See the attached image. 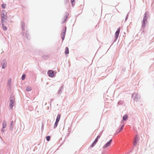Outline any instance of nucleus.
Segmentation results:
<instances>
[{
    "label": "nucleus",
    "instance_id": "nucleus-1",
    "mask_svg": "<svg viewBox=\"0 0 154 154\" xmlns=\"http://www.w3.org/2000/svg\"><path fill=\"white\" fill-rule=\"evenodd\" d=\"M9 106L12 109L14 105V102L15 101L14 97L13 94H11Z\"/></svg>",
    "mask_w": 154,
    "mask_h": 154
},
{
    "label": "nucleus",
    "instance_id": "nucleus-2",
    "mask_svg": "<svg viewBox=\"0 0 154 154\" xmlns=\"http://www.w3.org/2000/svg\"><path fill=\"white\" fill-rule=\"evenodd\" d=\"M7 13L5 10H3L1 14V22H3L4 19L7 20V17L6 16Z\"/></svg>",
    "mask_w": 154,
    "mask_h": 154
},
{
    "label": "nucleus",
    "instance_id": "nucleus-3",
    "mask_svg": "<svg viewBox=\"0 0 154 154\" xmlns=\"http://www.w3.org/2000/svg\"><path fill=\"white\" fill-rule=\"evenodd\" d=\"M56 73L54 70H49L47 72V74L50 77L54 78L56 76Z\"/></svg>",
    "mask_w": 154,
    "mask_h": 154
},
{
    "label": "nucleus",
    "instance_id": "nucleus-4",
    "mask_svg": "<svg viewBox=\"0 0 154 154\" xmlns=\"http://www.w3.org/2000/svg\"><path fill=\"white\" fill-rule=\"evenodd\" d=\"M66 27L65 26L64 27H63V29L62 30L61 34V37L62 39V42H63V40H64L65 38V36L66 34Z\"/></svg>",
    "mask_w": 154,
    "mask_h": 154
},
{
    "label": "nucleus",
    "instance_id": "nucleus-5",
    "mask_svg": "<svg viewBox=\"0 0 154 154\" xmlns=\"http://www.w3.org/2000/svg\"><path fill=\"white\" fill-rule=\"evenodd\" d=\"M101 133H100L97 136L96 138L94 140L92 143V144L91 145L90 147L92 148L97 143V142L98 139L99 138H100L101 136Z\"/></svg>",
    "mask_w": 154,
    "mask_h": 154
},
{
    "label": "nucleus",
    "instance_id": "nucleus-6",
    "mask_svg": "<svg viewBox=\"0 0 154 154\" xmlns=\"http://www.w3.org/2000/svg\"><path fill=\"white\" fill-rule=\"evenodd\" d=\"M140 137L137 134L135 135L134 138V140L133 142V145L134 146L137 145V143L139 141Z\"/></svg>",
    "mask_w": 154,
    "mask_h": 154
},
{
    "label": "nucleus",
    "instance_id": "nucleus-7",
    "mask_svg": "<svg viewBox=\"0 0 154 154\" xmlns=\"http://www.w3.org/2000/svg\"><path fill=\"white\" fill-rule=\"evenodd\" d=\"M132 97L134 100L137 101L140 99V96L139 94H136L135 93H134L132 95Z\"/></svg>",
    "mask_w": 154,
    "mask_h": 154
},
{
    "label": "nucleus",
    "instance_id": "nucleus-8",
    "mask_svg": "<svg viewBox=\"0 0 154 154\" xmlns=\"http://www.w3.org/2000/svg\"><path fill=\"white\" fill-rule=\"evenodd\" d=\"M120 27L118 28L117 29L115 33V39H114V42H115L117 40L119 37V33L120 32Z\"/></svg>",
    "mask_w": 154,
    "mask_h": 154
},
{
    "label": "nucleus",
    "instance_id": "nucleus-9",
    "mask_svg": "<svg viewBox=\"0 0 154 154\" xmlns=\"http://www.w3.org/2000/svg\"><path fill=\"white\" fill-rule=\"evenodd\" d=\"M150 18V15L149 14V12L148 11H146L144 14L143 19L147 20V19H149Z\"/></svg>",
    "mask_w": 154,
    "mask_h": 154
},
{
    "label": "nucleus",
    "instance_id": "nucleus-10",
    "mask_svg": "<svg viewBox=\"0 0 154 154\" xmlns=\"http://www.w3.org/2000/svg\"><path fill=\"white\" fill-rule=\"evenodd\" d=\"M112 139H110L109 141L107 142L103 146V148L105 149L108 146H109L112 142Z\"/></svg>",
    "mask_w": 154,
    "mask_h": 154
},
{
    "label": "nucleus",
    "instance_id": "nucleus-11",
    "mask_svg": "<svg viewBox=\"0 0 154 154\" xmlns=\"http://www.w3.org/2000/svg\"><path fill=\"white\" fill-rule=\"evenodd\" d=\"M148 22L147 20H145L143 19L142 21V26L141 28H142L144 29L145 28L146 24Z\"/></svg>",
    "mask_w": 154,
    "mask_h": 154
},
{
    "label": "nucleus",
    "instance_id": "nucleus-12",
    "mask_svg": "<svg viewBox=\"0 0 154 154\" xmlns=\"http://www.w3.org/2000/svg\"><path fill=\"white\" fill-rule=\"evenodd\" d=\"M1 64L2 68V69H5L7 66V62H6L5 59H4L2 60Z\"/></svg>",
    "mask_w": 154,
    "mask_h": 154
},
{
    "label": "nucleus",
    "instance_id": "nucleus-13",
    "mask_svg": "<svg viewBox=\"0 0 154 154\" xmlns=\"http://www.w3.org/2000/svg\"><path fill=\"white\" fill-rule=\"evenodd\" d=\"M63 87L64 85L63 84L62 85L57 92L58 94H60L62 93V91L63 89Z\"/></svg>",
    "mask_w": 154,
    "mask_h": 154
},
{
    "label": "nucleus",
    "instance_id": "nucleus-14",
    "mask_svg": "<svg viewBox=\"0 0 154 154\" xmlns=\"http://www.w3.org/2000/svg\"><path fill=\"white\" fill-rule=\"evenodd\" d=\"M13 124H14V122L13 121H12L10 123V127H9V129L10 130L12 131L13 130Z\"/></svg>",
    "mask_w": 154,
    "mask_h": 154
},
{
    "label": "nucleus",
    "instance_id": "nucleus-15",
    "mask_svg": "<svg viewBox=\"0 0 154 154\" xmlns=\"http://www.w3.org/2000/svg\"><path fill=\"white\" fill-rule=\"evenodd\" d=\"M69 16V14L67 12H66L65 15V17H64V21L63 23L65 22V21L66 20L67 18H68Z\"/></svg>",
    "mask_w": 154,
    "mask_h": 154
},
{
    "label": "nucleus",
    "instance_id": "nucleus-16",
    "mask_svg": "<svg viewBox=\"0 0 154 154\" xmlns=\"http://www.w3.org/2000/svg\"><path fill=\"white\" fill-rule=\"evenodd\" d=\"M21 24L22 29V30H23L25 26V23L23 21H22L21 22Z\"/></svg>",
    "mask_w": 154,
    "mask_h": 154
},
{
    "label": "nucleus",
    "instance_id": "nucleus-17",
    "mask_svg": "<svg viewBox=\"0 0 154 154\" xmlns=\"http://www.w3.org/2000/svg\"><path fill=\"white\" fill-rule=\"evenodd\" d=\"M128 118V116L127 114H125L123 116L122 121H126L127 120Z\"/></svg>",
    "mask_w": 154,
    "mask_h": 154
},
{
    "label": "nucleus",
    "instance_id": "nucleus-18",
    "mask_svg": "<svg viewBox=\"0 0 154 154\" xmlns=\"http://www.w3.org/2000/svg\"><path fill=\"white\" fill-rule=\"evenodd\" d=\"M11 78H10L8 81V82H7L8 85L10 88L11 87Z\"/></svg>",
    "mask_w": 154,
    "mask_h": 154
},
{
    "label": "nucleus",
    "instance_id": "nucleus-19",
    "mask_svg": "<svg viewBox=\"0 0 154 154\" xmlns=\"http://www.w3.org/2000/svg\"><path fill=\"white\" fill-rule=\"evenodd\" d=\"M25 37L28 40H29L30 39L29 36V34L28 32L27 31L25 33Z\"/></svg>",
    "mask_w": 154,
    "mask_h": 154
},
{
    "label": "nucleus",
    "instance_id": "nucleus-20",
    "mask_svg": "<svg viewBox=\"0 0 154 154\" xmlns=\"http://www.w3.org/2000/svg\"><path fill=\"white\" fill-rule=\"evenodd\" d=\"M7 126L6 122L5 120L2 122V128H5Z\"/></svg>",
    "mask_w": 154,
    "mask_h": 154
},
{
    "label": "nucleus",
    "instance_id": "nucleus-21",
    "mask_svg": "<svg viewBox=\"0 0 154 154\" xmlns=\"http://www.w3.org/2000/svg\"><path fill=\"white\" fill-rule=\"evenodd\" d=\"M3 23V22H1L2 29L4 31H5L7 30V28L6 26L4 25V24Z\"/></svg>",
    "mask_w": 154,
    "mask_h": 154
},
{
    "label": "nucleus",
    "instance_id": "nucleus-22",
    "mask_svg": "<svg viewBox=\"0 0 154 154\" xmlns=\"http://www.w3.org/2000/svg\"><path fill=\"white\" fill-rule=\"evenodd\" d=\"M65 53L66 54H67L69 53V49L67 47H66L65 48Z\"/></svg>",
    "mask_w": 154,
    "mask_h": 154
},
{
    "label": "nucleus",
    "instance_id": "nucleus-23",
    "mask_svg": "<svg viewBox=\"0 0 154 154\" xmlns=\"http://www.w3.org/2000/svg\"><path fill=\"white\" fill-rule=\"evenodd\" d=\"M42 57H43L45 60H46L49 57V56L48 55L46 54L42 56Z\"/></svg>",
    "mask_w": 154,
    "mask_h": 154
},
{
    "label": "nucleus",
    "instance_id": "nucleus-24",
    "mask_svg": "<svg viewBox=\"0 0 154 154\" xmlns=\"http://www.w3.org/2000/svg\"><path fill=\"white\" fill-rule=\"evenodd\" d=\"M31 90V88L29 86H27L26 88V91H29Z\"/></svg>",
    "mask_w": 154,
    "mask_h": 154
},
{
    "label": "nucleus",
    "instance_id": "nucleus-25",
    "mask_svg": "<svg viewBox=\"0 0 154 154\" xmlns=\"http://www.w3.org/2000/svg\"><path fill=\"white\" fill-rule=\"evenodd\" d=\"M26 78V75L25 74H23L21 77V79L22 80H24Z\"/></svg>",
    "mask_w": 154,
    "mask_h": 154
},
{
    "label": "nucleus",
    "instance_id": "nucleus-26",
    "mask_svg": "<svg viewBox=\"0 0 154 154\" xmlns=\"http://www.w3.org/2000/svg\"><path fill=\"white\" fill-rule=\"evenodd\" d=\"M51 136H48L46 137V140L48 141H49L50 140Z\"/></svg>",
    "mask_w": 154,
    "mask_h": 154
},
{
    "label": "nucleus",
    "instance_id": "nucleus-27",
    "mask_svg": "<svg viewBox=\"0 0 154 154\" xmlns=\"http://www.w3.org/2000/svg\"><path fill=\"white\" fill-rule=\"evenodd\" d=\"M6 4L3 3L1 5L3 9H5L6 8Z\"/></svg>",
    "mask_w": 154,
    "mask_h": 154
},
{
    "label": "nucleus",
    "instance_id": "nucleus-28",
    "mask_svg": "<svg viewBox=\"0 0 154 154\" xmlns=\"http://www.w3.org/2000/svg\"><path fill=\"white\" fill-rule=\"evenodd\" d=\"M60 114H58L57 116V118H56V119H57V120H58L60 121Z\"/></svg>",
    "mask_w": 154,
    "mask_h": 154
},
{
    "label": "nucleus",
    "instance_id": "nucleus-29",
    "mask_svg": "<svg viewBox=\"0 0 154 154\" xmlns=\"http://www.w3.org/2000/svg\"><path fill=\"white\" fill-rule=\"evenodd\" d=\"M123 130V129H122V128H121L118 131H116L117 133L116 134L120 133L121 131Z\"/></svg>",
    "mask_w": 154,
    "mask_h": 154
},
{
    "label": "nucleus",
    "instance_id": "nucleus-30",
    "mask_svg": "<svg viewBox=\"0 0 154 154\" xmlns=\"http://www.w3.org/2000/svg\"><path fill=\"white\" fill-rule=\"evenodd\" d=\"M58 123L57 122H55V123H54V128H56L57 127V126L58 125Z\"/></svg>",
    "mask_w": 154,
    "mask_h": 154
},
{
    "label": "nucleus",
    "instance_id": "nucleus-31",
    "mask_svg": "<svg viewBox=\"0 0 154 154\" xmlns=\"http://www.w3.org/2000/svg\"><path fill=\"white\" fill-rule=\"evenodd\" d=\"M122 104H123V101L121 100H120L118 103V104L119 105H122Z\"/></svg>",
    "mask_w": 154,
    "mask_h": 154
},
{
    "label": "nucleus",
    "instance_id": "nucleus-32",
    "mask_svg": "<svg viewBox=\"0 0 154 154\" xmlns=\"http://www.w3.org/2000/svg\"><path fill=\"white\" fill-rule=\"evenodd\" d=\"M8 21V20H5L4 19V21H3V24H4V25H6L7 24V21Z\"/></svg>",
    "mask_w": 154,
    "mask_h": 154
},
{
    "label": "nucleus",
    "instance_id": "nucleus-33",
    "mask_svg": "<svg viewBox=\"0 0 154 154\" xmlns=\"http://www.w3.org/2000/svg\"><path fill=\"white\" fill-rule=\"evenodd\" d=\"M128 14H129V13H128V14H127V15H126V16L125 22L127 20V19H128Z\"/></svg>",
    "mask_w": 154,
    "mask_h": 154
},
{
    "label": "nucleus",
    "instance_id": "nucleus-34",
    "mask_svg": "<svg viewBox=\"0 0 154 154\" xmlns=\"http://www.w3.org/2000/svg\"><path fill=\"white\" fill-rule=\"evenodd\" d=\"M72 5H73L75 3V0H71Z\"/></svg>",
    "mask_w": 154,
    "mask_h": 154
},
{
    "label": "nucleus",
    "instance_id": "nucleus-35",
    "mask_svg": "<svg viewBox=\"0 0 154 154\" xmlns=\"http://www.w3.org/2000/svg\"><path fill=\"white\" fill-rule=\"evenodd\" d=\"M125 67H123L122 69V71L123 72H124L125 71Z\"/></svg>",
    "mask_w": 154,
    "mask_h": 154
},
{
    "label": "nucleus",
    "instance_id": "nucleus-36",
    "mask_svg": "<svg viewBox=\"0 0 154 154\" xmlns=\"http://www.w3.org/2000/svg\"><path fill=\"white\" fill-rule=\"evenodd\" d=\"M43 128H44V125H43V123H42V128H41L42 131L43 130Z\"/></svg>",
    "mask_w": 154,
    "mask_h": 154
},
{
    "label": "nucleus",
    "instance_id": "nucleus-37",
    "mask_svg": "<svg viewBox=\"0 0 154 154\" xmlns=\"http://www.w3.org/2000/svg\"><path fill=\"white\" fill-rule=\"evenodd\" d=\"M5 128H3L2 127V129H1V131L2 133H3L4 131V129Z\"/></svg>",
    "mask_w": 154,
    "mask_h": 154
},
{
    "label": "nucleus",
    "instance_id": "nucleus-38",
    "mask_svg": "<svg viewBox=\"0 0 154 154\" xmlns=\"http://www.w3.org/2000/svg\"><path fill=\"white\" fill-rule=\"evenodd\" d=\"M69 0H65V4H66L69 2Z\"/></svg>",
    "mask_w": 154,
    "mask_h": 154
},
{
    "label": "nucleus",
    "instance_id": "nucleus-39",
    "mask_svg": "<svg viewBox=\"0 0 154 154\" xmlns=\"http://www.w3.org/2000/svg\"><path fill=\"white\" fill-rule=\"evenodd\" d=\"M54 100V99L53 98L51 99L50 100V103H51V102Z\"/></svg>",
    "mask_w": 154,
    "mask_h": 154
},
{
    "label": "nucleus",
    "instance_id": "nucleus-40",
    "mask_svg": "<svg viewBox=\"0 0 154 154\" xmlns=\"http://www.w3.org/2000/svg\"><path fill=\"white\" fill-rule=\"evenodd\" d=\"M59 120H57L56 119L55 122H57L58 123L59 122Z\"/></svg>",
    "mask_w": 154,
    "mask_h": 154
},
{
    "label": "nucleus",
    "instance_id": "nucleus-41",
    "mask_svg": "<svg viewBox=\"0 0 154 154\" xmlns=\"http://www.w3.org/2000/svg\"><path fill=\"white\" fill-rule=\"evenodd\" d=\"M124 126V125L123 124L122 125L121 128H122V129H123Z\"/></svg>",
    "mask_w": 154,
    "mask_h": 154
},
{
    "label": "nucleus",
    "instance_id": "nucleus-42",
    "mask_svg": "<svg viewBox=\"0 0 154 154\" xmlns=\"http://www.w3.org/2000/svg\"><path fill=\"white\" fill-rule=\"evenodd\" d=\"M69 133H67V136H69Z\"/></svg>",
    "mask_w": 154,
    "mask_h": 154
},
{
    "label": "nucleus",
    "instance_id": "nucleus-43",
    "mask_svg": "<svg viewBox=\"0 0 154 154\" xmlns=\"http://www.w3.org/2000/svg\"><path fill=\"white\" fill-rule=\"evenodd\" d=\"M10 23H11V22H12V21L11 20H10Z\"/></svg>",
    "mask_w": 154,
    "mask_h": 154
},
{
    "label": "nucleus",
    "instance_id": "nucleus-44",
    "mask_svg": "<svg viewBox=\"0 0 154 154\" xmlns=\"http://www.w3.org/2000/svg\"><path fill=\"white\" fill-rule=\"evenodd\" d=\"M133 149H134V148H132V150H133Z\"/></svg>",
    "mask_w": 154,
    "mask_h": 154
},
{
    "label": "nucleus",
    "instance_id": "nucleus-45",
    "mask_svg": "<svg viewBox=\"0 0 154 154\" xmlns=\"http://www.w3.org/2000/svg\"><path fill=\"white\" fill-rule=\"evenodd\" d=\"M23 35H24V33H23Z\"/></svg>",
    "mask_w": 154,
    "mask_h": 154
}]
</instances>
